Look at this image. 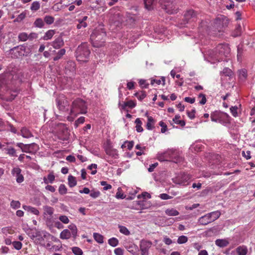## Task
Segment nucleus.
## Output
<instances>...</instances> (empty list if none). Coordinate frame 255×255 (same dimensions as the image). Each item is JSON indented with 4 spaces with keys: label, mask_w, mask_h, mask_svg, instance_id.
I'll use <instances>...</instances> for the list:
<instances>
[{
    "label": "nucleus",
    "mask_w": 255,
    "mask_h": 255,
    "mask_svg": "<svg viewBox=\"0 0 255 255\" xmlns=\"http://www.w3.org/2000/svg\"><path fill=\"white\" fill-rule=\"evenodd\" d=\"M106 37L105 29L99 26L94 30L91 35L90 39L94 47H99L104 45Z\"/></svg>",
    "instance_id": "nucleus-1"
},
{
    "label": "nucleus",
    "mask_w": 255,
    "mask_h": 255,
    "mask_svg": "<svg viewBox=\"0 0 255 255\" xmlns=\"http://www.w3.org/2000/svg\"><path fill=\"white\" fill-rule=\"evenodd\" d=\"M86 113L87 106L85 101L77 98L72 102L70 113L71 116H77L79 114H84Z\"/></svg>",
    "instance_id": "nucleus-2"
},
{
    "label": "nucleus",
    "mask_w": 255,
    "mask_h": 255,
    "mask_svg": "<svg viewBox=\"0 0 255 255\" xmlns=\"http://www.w3.org/2000/svg\"><path fill=\"white\" fill-rule=\"evenodd\" d=\"M75 53L78 61L83 62H87L90 54V51L87 43H83L78 46Z\"/></svg>",
    "instance_id": "nucleus-3"
},
{
    "label": "nucleus",
    "mask_w": 255,
    "mask_h": 255,
    "mask_svg": "<svg viewBox=\"0 0 255 255\" xmlns=\"http://www.w3.org/2000/svg\"><path fill=\"white\" fill-rule=\"evenodd\" d=\"M11 57L18 58L22 56H27L30 54V49L25 44L15 46L8 51Z\"/></svg>",
    "instance_id": "nucleus-4"
},
{
    "label": "nucleus",
    "mask_w": 255,
    "mask_h": 255,
    "mask_svg": "<svg viewBox=\"0 0 255 255\" xmlns=\"http://www.w3.org/2000/svg\"><path fill=\"white\" fill-rule=\"evenodd\" d=\"M221 213L219 211L207 213L199 218L198 223L200 225H207L218 219Z\"/></svg>",
    "instance_id": "nucleus-5"
},
{
    "label": "nucleus",
    "mask_w": 255,
    "mask_h": 255,
    "mask_svg": "<svg viewBox=\"0 0 255 255\" xmlns=\"http://www.w3.org/2000/svg\"><path fill=\"white\" fill-rule=\"evenodd\" d=\"M210 117L212 122L220 123L224 126L230 123V117L226 113L215 111L211 114Z\"/></svg>",
    "instance_id": "nucleus-6"
},
{
    "label": "nucleus",
    "mask_w": 255,
    "mask_h": 255,
    "mask_svg": "<svg viewBox=\"0 0 255 255\" xmlns=\"http://www.w3.org/2000/svg\"><path fill=\"white\" fill-rule=\"evenodd\" d=\"M162 8L169 14L177 13L178 7L176 0H159Z\"/></svg>",
    "instance_id": "nucleus-7"
},
{
    "label": "nucleus",
    "mask_w": 255,
    "mask_h": 255,
    "mask_svg": "<svg viewBox=\"0 0 255 255\" xmlns=\"http://www.w3.org/2000/svg\"><path fill=\"white\" fill-rule=\"evenodd\" d=\"M191 177L189 174L185 173H181L172 179L173 182L181 186H187L189 184V181Z\"/></svg>",
    "instance_id": "nucleus-8"
},
{
    "label": "nucleus",
    "mask_w": 255,
    "mask_h": 255,
    "mask_svg": "<svg viewBox=\"0 0 255 255\" xmlns=\"http://www.w3.org/2000/svg\"><path fill=\"white\" fill-rule=\"evenodd\" d=\"M152 245V243L151 241L145 240H141L139 245L141 255H149V250Z\"/></svg>",
    "instance_id": "nucleus-9"
},
{
    "label": "nucleus",
    "mask_w": 255,
    "mask_h": 255,
    "mask_svg": "<svg viewBox=\"0 0 255 255\" xmlns=\"http://www.w3.org/2000/svg\"><path fill=\"white\" fill-rule=\"evenodd\" d=\"M173 154V149H168L164 152L158 153V154H157V158L159 161H170L171 157H172V155Z\"/></svg>",
    "instance_id": "nucleus-10"
},
{
    "label": "nucleus",
    "mask_w": 255,
    "mask_h": 255,
    "mask_svg": "<svg viewBox=\"0 0 255 255\" xmlns=\"http://www.w3.org/2000/svg\"><path fill=\"white\" fill-rule=\"evenodd\" d=\"M216 51L220 55L227 57L230 52V48L228 44H220L216 47Z\"/></svg>",
    "instance_id": "nucleus-11"
},
{
    "label": "nucleus",
    "mask_w": 255,
    "mask_h": 255,
    "mask_svg": "<svg viewBox=\"0 0 255 255\" xmlns=\"http://www.w3.org/2000/svg\"><path fill=\"white\" fill-rule=\"evenodd\" d=\"M21 169L18 167H14L11 170V174L16 177V181L18 183H21L24 181V177L21 174Z\"/></svg>",
    "instance_id": "nucleus-12"
},
{
    "label": "nucleus",
    "mask_w": 255,
    "mask_h": 255,
    "mask_svg": "<svg viewBox=\"0 0 255 255\" xmlns=\"http://www.w3.org/2000/svg\"><path fill=\"white\" fill-rule=\"evenodd\" d=\"M214 23V26L217 28L219 31H220L224 26L227 25L228 20L225 17L222 18L219 17L215 20Z\"/></svg>",
    "instance_id": "nucleus-13"
},
{
    "label": "nucleus",
    "mask_w": 255,
    "mask_h": 255,
    "mask_svg": "<svg viewBox=\"0 0 255 255\" xmlns=\"http://www.w3.org/2000/svg\"><path fill=\"white\" fill-rule=\"evenodd\" d=\"M184 19L187 23L196 20V15L193 10H187L184 15Z\"/></svg>",
    "instance_id": "nucleus-14"
},
{
    "label": "nucleus",
    "mask_w": 255,
    "mask_h": 255,
    "mask_svg": "<svg viewBox=\"0 0 255 255\" xmlns=\"http://www.w3.org/2000/svg\"><path fill=\"white\" fill-rule=\"evenodd\" d=\"M57 106L60 111L65 112L68 111L69 103L66 100L56 99Z\"/></svg>",
    "instance_id": "nucleus-15"
},
{
    "label": "nucleus",
    "mask_w": 255,
    "mask_h": 255,
    "mask_svg": "<svg viewBox=\"0 0 255 255\" xmlns=\"http://www.w3.org/2000/svg\"><path fill=\"white\" fill-rule=\"evenodd\" d=\"M64 42L61 36H58L50 44L55 49H59L64 45Z\"/></svg>",
    "instance_id": "nucleus-16"
},
{
    "label": "nucleus",
    "mask_w": 255,
    "mask_h": 255,
    "mask_svg": "<svg viewBox=\"0 0 255 255\" xmlns=\"http://www.w3.org/2000/svg\"><path fill=\"white\" fill-rule=\"evenodd\" d=\"M44 232H42L41 233H38L36 236L35 243L41 246H45L44 239L47 240V237H44Z\"/></svg>",
    "instance_id": "nucleus-17"
},
{
    "label": "nucleus",
    "mask_w": 255,
    "mask_h": 255,
    "mask_svg": "<svg viewBox=\"0 0 255 255\" xmlns=\"http://www.w3.org/2000/svg\"><path fill=\"white\" fill-rule=\"evenodd\" d=\"M105 152L106 154L114 158H118L119 154L118 151L116 149L113 148L111 147H107L105 148Z\"/></svg>",
    "instance_id": "nucleus-18"
},
{
    "label": "nucleus",
    "mask_w": 255,
    "mask_h": 255,
    "mask_svg": "<svg viewBox=\"0 0 255 255\" xmlns=\"http://www.w3.org/2000/svg\"><path fill=\"white\" fill-rule=\"evenodd\" d=\"M43 208L44 210V215L49 216V217L47 218V220H51L54 213V208L47 205L43 206Z\"/></svg>",
    "instance_id": "nucleus-19"
},
{
    "label": "nucleus",
    "mask_w": 255,
    "mask_h": 255,
    "mask_svg": "<svg viewBox=\"0 0 255 255\" xmlns=\"http://www.w3.org/2000/svg\"><path fill=\"white\" fill-rule=\"evenodd\" d=\"M37 145L35 143L25 144L22 149V152L26 153H31L34 150H36Z\"/></svg>",
    "instance_id": "nucleus-20"
},
{
    "label": "nucleus",
    "mask_w": 255,
    "mask_h": 255,
    "mask_svg": "<svg viewBox=\"0 0 255 255\" xmlns=\"http://www.w3.org/2000/svg\"><path fill=\"white\" fill-rule=\"evenodd\" d=\"M114 23L117 26H120L124 22V17L122 15L118 13L114 15Z\"/></svg>",
    "instance_id": "nucleus-21"
},
{
    "label": "nucleus",
    "mask_w": 255,
    "mask_h": 255,
    "mask_svg": "<svg viewBox=\"0 0 255 255\" xmlns=\"http://www.w3.org/2000/svg\"><path fill=\"white\" fill-rule=\"evenodd\" d=\"M172 157H171L170 161L174 162L175 163H180L183 160V158L181 156L178 152L173 149V154L172 155Z\"/></svg>",
    "instance_id": "nucleus-22"
},
{
    "label": "nucleus",
    "mask_w": 255,
    "mask_h": 255,
    "mask_svg": "<svg viewBox=\"0 0 255 255\" xmlns=\"http://www.w3.org/2000/svg\"><path fill=\"white\" fill-rule=\"evenodd\" d=\"M147 115V113L145 114V116H147V122L146 125V128L148 130H152L154 128L155 121L152 117L148 116Z\"/></svg>",
    "instance_id": "nucleus-23"
},
{
    "label": "nucleus",
    "mask_w": 255,
    "mask_h": 255,
    "mask_svg": "<svg viewBox=\"0 0 255 255\" xmlns=\"http://www.w3.org/2000/svg\"><path fill=\"white\" fill-rule=\"evenodd\" d=\"M71 236H72V234L68 229H64L60 234V238L63 240L69 239Z\"/></svg>",
    "instance_id": "nucleus-24"
},
{
    "label": "nucleus",
    "mask_w": 255,
    "mask_h": 255,
    "mask_svg": "<svg viewBox=\"0 0 255 255\" xmlns=\"http://www.w3.org/2000/svg\"><path fill=\"white\" fill-rule=\"evenodd\" d=\"M22 208L24 210L29 212L34 215H38L39 214L38 210L35 207H33L30 206L23 205Z\"/></svg>",
    "instance_id": "nucleus-25"
},
{
    "label": "nucleus",
    "mask_w": 255,
    "mask_h": 255,
    "mask_svg": "<svg viewBox=\"0 0 255 255\" xmlns=\"http://www.w3.org/2000/svg\"><path fill=\"white\" fill-rule=\"evenodd\" d=\"M236 253L238 255H246L248 253V248L245 246H240L236 248Z\"/></svg>",
    "instance_id": "nucleus-26"
},
{
    "label": "nucleus",
    "mask_w": 255,
    "mask_h": 255,
    "mask_svg": "<svg viewBox=\"0 0 255 255\" xmlns=\"http://www.w3.org/2000/svg\"><path fill=\"white\" fill-rule=\"evenodd\" d=\"M135 21V16L132 14H128L127 15L126 23L125 24H128L130 25H132L134 23Z\"/></svg>",
    "instance_id": "nucleus-27"
},
{
    "label": "nucleus",
    "mask_w": 255,
    "mask_h": 255,
    "mask_svg": "<svg viewBox=\"0 0 255 255\" xmlns=\"http://www.w3.org/2000/svg\"><path fill=\"white\" fill-rule=\"evenodd\" d=\"M21 135L24 138H29L33 136L32 133L26 128L23 127L21 129Z\"/></svg>",
    "instance_id": "nucleus-28"
},
{
    "label": "nucleus",
    "mask_w": 255,
    "mask_h": 255,
    "mask_svg": "<svg viewBox=\"0 0 255 255\" xmlns=\"http://www.w3.org/2000/svg\"><path fill=\"white\" fill-rule=\"evenodd\" d=\"M55 33V31L53 29H50L46 32L42 39L44 40H48L51 39Z\"/></svg>",
    "instance_id": "nucleus-29"
},
{
    "label": "nucleus",
    "mask_w": 255,
    "mask_h": 255,
    "mask_svg": "<svg viewBox=\"0 0 255 255\" xmlns=\"http://www.w3.org/2000/svg\"><path fill=\"white\" fill-rule=\"evenodd\" d=\"M68 230L71 231L72 237L74 239H76L77 236V228L75 224H72L68 226Z\"/></svg>",
    "instance_id": "nucleus-30"
},
{
    "label": "nucleus",
    "mask_w": 255,
    "mask_h": 255,
    "mask_svg": "<svg viewBox=\"0 0 255 255\" xmlns=\"http://www.w3.org/2000/svg\"><path fill=\"white\" fill-rule=\"evenodd\" d=\"M244 49L243 45V44L239 45L237 47V52H238L237 58H238V61L242 60V56L244 54Z\"/></svg>",
    "instance_id": "nucleus-31"
},
{
    "label": "nucleus",
    "mask_w": 255,
    "mask_h": 255,
    "mask_svg": "<svg viewBox=\"0 0 255 255\" xmlns=\"http://www.w3.org/2000/svg\"><path fill=\"white\" fill-rule=\"evenodd\" d=\"M165 212L167 215L169 216H176L179 214V212L174 208L167 209Z\"/></svg>",
    "instance_id": "nucleus-32"
},
{
    "label": "nucleus",
    "mask_w": 255,
    "mask_h": 255,
    "mask_svg": "<svg viewBox=\"0 0 255 255\" xmlns=\"http://www.w3.org/2000/svg\"><path fill=\"white\" fill-rule=\"evenodd\" d=\"M215 244L217 246L223 248L227 246L229 242L224 239H217L215 241Z\"/></svg>",
    "instance_id": "nucleus-33"
},
{
    "label": "nucleus",
    "mask_w": 255,
    "mask_h": 255,
    "mask_svg": "<svg viewBox=\"0 0 255 255\" xmlns=\"http://www.w3.org/2000/svg\"><path fill=\"white\" fill-rule=\"evenodd\" d=\"M33 25L35 27L37 28H43L44 26V20L41 18H37L35 19L33 23Z\"/></svg>",
    "instance_id": "nucleus-34"
},
{
    "label": "nucleus",
    "mask_w": 255,
    "mask_h": 255,
    "mask_svg": "<svg viewBox=\"0 0 255 255\" xmlns=\"http://www.w3.org/2000/svg\"><path fill=\"white\" fill-rule=\"evenodd\" d=\"M68 185L70 187H73L77 185V181L75 177L69 175L68 178Z\"/></svg>",
    "instance_id": "nucleus-35"
},
{
    "label": "nucleus",
    "mask_w": 255,
    "mask_h": 255,
    "mask_svg": "<svg viewBox=\"0 0 255 255\" xmlns=\"http://www.w3.org/2000/svg\"><path fill=\"white\" fill-rule=\"evenodd\" d=\"M93 237L98 243L103 244L104 243V237L102 235L97 233H94L93 234Z\"/></svg>",
    "instance_id": "nucleus-36"
},
{
    "label": "nucleus",
    "mask_w": 255,
    "mask_h": 255,
    "mask_svg": "<svg viewBox=\"0 0 255 255\" xmlns=\"http://www.w3.org/2000/svg\"><path fill=\"white\" fill-rule=\"evenodd\" d=\"M135 123L136 124V130L138 132H141L143 131V128L141 127L142 122L139 118H137L135 121Z\"/></svg>",
    "instance_id": "nucleus-37"
},
{
    "label": "nucleus",
    "mask_w": 255,
    "mask_h": 255,
    "mask_svg": "<svg viewBox=\"0 0 255 255\" xmlns=\"http://www.w3.org/2000/svg\"><path fill=\"white\" fill-rule=\"evenodd\" d=\"M5 151H6V154L9 155L12 157L17 156L16 154V150L12 147H7L5 148Z\"/></svg>",
    "instance_id": "nucleus-38"
},
{
    "label": "nucleus",
    "mask_w": 255,
    "mask_h": 255,
    "mask_svg": "<svg viewBox=\"0 0 255 255\" xmlns=\"http://www.w3.org/2000/svg\"><path fill=\"white\" fill-rule=\"evenodd\" d=\"M54 180H55V176L54 175V174L53 173H49L47 175V178H46L45 177H44L43 178L44 182L45 184H48L49 183H52L53 182V181H54Z\"/></svg>",
    "instance_id": "nucleus-39"
},
{
    "label": "nucleus",
    "mask_w": 255,
    "mask_h": 255,
    "mask_svg": "<svg viewBox=\"0 0 255 255\" xmlns=\"http://www.w3.org/2000/svg\"><path fill=\"white\" fill-rule=\"evenodd\" d=\"M180 116L179 115H176L175 117L173 119V121L176 124L179 125L182 127H184L185 125V122L183 120H179Z\"/></svg>",
    "instance_id": "nucleus-40"
},
{
    "label": "nucleus",
    "mask_w": 255,
    "mask_h": 255,
    "mask_svg": "<svg viewBox=\"0 0 255 255\" xmlns=\"http://www.w3.org/2000/svg\"><path fill=\"white\" fill-rule=\"evenodd\" d=\"M44 237H47V240H51L56 243H60V241L58 238L46 232H44Z\"/></svg>",
    "instance_id": "nucleus-41"
},
{
    "label": "nucleus",
    "mask_w": 255,
    "mask_h": 255,
    "mask_svg": "<svg viewBox=\"0 0 255 255\" xmlns=\"http://www.w3.org/2000/svg\"><path fill=\"white\" fill-rule=\"evenodd\" d=\"M154 1L155 0H144L145 8L148 10L152 9Z\"/></svg>",
    "instance_id": "nucleus-42"
},
{
    "label": "nucleus",
    "mask_w": 255,
    "mask_h": 255,
    "mask_svg": "<svg viewBox=\"0 0 255 255\" xmlns=\"http://www.w3.org/2000/svg\"><path fill=\"white\" fill-rule=\"evenodd\" d=\"M40 6V4L39 1H33L31 5L30 10L32 11H36L39 9Z\"/></svg>",
    "instance_id": "nucleus-43"
},
{
    "label": "nucleus",
    "mask_w": 255,
    "mask_h": 255,
    "mask_svg": "<svg viewBox=\"0 0 255 255\" xmlns=\"http://www.w3.org/2000/svg\"><path fill=\"white\" fill-rule=\"evenodd\" d=\"M18 39L20 41H26L28 39V34L26 32H21L18 34Z\"/></svg>",
    "instance_id": "nucleus-44"
},
{
    "label": "nucleus",
    "mask_w": 255,
    "mask_h": 255,
    "mask_svg": "<svg viewBox=\"0 0 255 255\" xmlns=\"http://www.w3.org/2000/svg\"><path fill=\"white\" fill-rule=\"evenodd\" d=\"M66 52V50L65 49H61L58 51L57 55L53 58L54 61H57L60 59L65 54Z\"/></svg>",
    "instance_id": "nucleus-45"
},
{
    "label": "nucleus",
    "mask_w": 255,
    "mask_h": 255,
    "mask_svg": "<svg viewBox=\"0 0 255 255\" xmlns=\"http://www.w3.org/2000/svg\"><path fill=\"white\" fill-rule=\"evenodd\" d=\"M242 33L241 26L240 24H238L232 33V36L237 37L240 36Z\"/></svg>",
    "instance_id": "nucleus-46"
},
{
    "label": "nucleus",
    "mask_w": 255,
    "mask_h": 255,
    "mask_svg": "<svg viewBox=\"0 0 255 255\" xmlns=\"http://www.w3.org/2000/svg\"><path fill=\"white\" fill-rule=\"evenodd\" d=\"M44 22H45L47 24L50 25L54 21V17L50 15H46L44 17Z\"/></svg>",
    "instance_id": "nucleus-47"
},
{
    "label": "nucleus",
    "mask_w": 255,
    "mask_h": 255,
    "mask_svg": "<svg viewBox=\"0 0 255 255\" xmlns=\"http://www.w3.org/2000/svg\"><path fill=\"white\" fill-rule=\"evenodd\" d=\"M108 243L110 246L115 247L118 245L119 240L117 238L113 237L108 240Z\"/></svg>",
    "instance_id": "nucleus-48"
},
{
    "label": "nucleus",
    "mask_w": 255,
    "mask_h": 255,
    "mask_svg": "<svg viewBox=\"0 0 255 255\" xmlns=\"http://www.w3.org/2000/svg\"><path fill=\"white\" fill-rule=\"evenodd\" d=\"M119 228L120 229V232L121 233H122L125 235H127V236L129 235L130 234V232L128 229V228L127 227H126L125 226L119 225Z\"/></svg>",
    "instance_id": "nucleus-49"
},
{
    "label": "nucleus",
    "mask_w": 255,
    "mask_h": 255,
    "mask_svg": "<svg viewBox=\"0 0 255 255\" xmlns=\"http://www.w3.org/2000/svg\"><path fill=\"white\" fill-rule=\"evenodd\" d=\"M73 253L75 255H82L83 252L79 247H74L72 248Z\"/></svg>",
    "instance_id": "nucleus-50"
},
{
    "label": "nucleus",
    "mask_w": 255,
    "mask_h": 255,
    "mask_svg": "<svg viewBox=\"0 0 255 255\" xmlns=\"http://www.w3.org/2000/svg\"><path fill=\"white\" fill-rule=\"evenodd\" d=\"M58 191L60 194L64 195L66 194L67 189L65 185L62 184L59 187Z\"/></svg>",
    "instance_id": "nucleus-51"
},
{
    "label": "nucleus",
    "mask_w": 255,
    "mask_h": 255,
    "mask_svg": "<svg viewBox=\"0 0 255 255\" xmlns=\"http://www.w3.org/2000/svg\"><path fill=\"white\" fill-rule=\"evenodd\" d=\"M188 241V238L185 236H179L177 239V242L179 244L186 243Z\"/></svg>",
    "instance_id": "nucleus-52"
},
{
    "label": "nucleus",
    "mask_w": 255,
    "mask_h": 255,
    "mask_svg": "<svg viewBox=\"0 0 255 255\" xmlns=\"http://www.w3.org/2000/svg\"><path fill=\"white\" fill-rule=\"evenodd\" d=\"M77 21L79 22L76 25V27L77 29H79L82 28H85L87 26V24L86 22L82 21V20H81L79 19H77Z\"/></svg>",
    "instance_id": "nucleus-53"
},
{
    "label": "nucleus",
    "mask_w": 255,
    "mask_h": 255,
    "mask_svg": "<svg viewBox=\"0 0 255 255\" xmlns=\"http://www.w3.org/2000/svg\"><path fill=\"white\" fill-rule=\"evenodd\" d=\"M10 206L13 209H18L20 207V203L18 201L12 200L10 202Z\"/></svg>",
    "instance_id": "nucleus-54"
},
{
    "label": "nucleus",
    "mask_w": 255,
    "mask_h": 255,
    "mask_svg": "<svg viewBox=\"0 0 255 255\" xmlns=\"http://www.w3.org/2000/svg\"><path fill=\"white\" fill-rule=\"evenodd\" d=\"M201 98V100L199 101V104L202 105L205 104L207 102V99H206L205 95H204L202 93H200L198 95V98Z\"/></svg>",
    "instance_id": "nucleus-55"
},
{
    "label": "nucleus",
    "mask_w": 255,
    "mask_h": 255,
    "mask_svg": "<svg viewBox=\"0 0 255 255\" xmlns=\"http://www.w3.org/2000/svg\"><path fill=\"white\" fill-rule=\"evenodd\" d=\"M12 245L15 249L19 250L21 249L22 245L20 242L14 241L12 242Z\"/></svg>",
    "instance_id": "nucleus-56"
},
{
    "label": "nucleus",
    "mask_w": 255,
    "mask_h": 255,
    "mask_svg": "<svg viewBox=\"0 0 255 255\" xmlns=\"http://www.w3.org/2000/svg\"><path fill=\"white\" fill-rule=\"evenodd\" d=\"M223 74L226 76H231L232 74V71L229 68H225L222 71Z\"/></svg>",
    "instance_id": "nucleus-57"
},
{
    "label": "nucleus",
    "mask_w": 255,
    "mask_h": 255,
    "mask_svg": "<svg viewBox=\"0 0 255 255\" xmlns=\"http://www.w3.org/2000/svg\"><path fill=\"white\" fill-rule=\"evenodd\" d=\"M84 122L85 118L84 117H81L75 122L74 126L76 128H77L79 124H83Z\"/></svg>",
    "instance_id": "nucleus-58"
},
{
    "label": "nucleus",
    "mask_w": 255,
    "mask_h": 255,
    "mask_svg": "<svg viewBox=\"0 0 255 255\" xmlns=\"http://www.w3.org/2000/svg\"><path fill=\"white\" fill-rule=\"evenodd\" d=\"M101 185L103 186V189L104 190H107L111 189L112 188V185L110 184H108L106 181H102L100 182Z\"/></svg>",
    "instance_id": "nucleus-59"
},
{
    "label": "nucleus",
    "mask_w": 255,
    "mask_h": 255,
    "mask_svg": "<svg viewBox=\"0 0 255 255\" xmlns=\"http://www.w3.org/2000/svg\"><path fill=\"white\" fill-rule=\"evenodd\" d=\"M59 220L64 224H68L69 222V219L65 215L60 216L59 218Z\"/></svg>",
    "instance_id": "nucleus-60"
},
{
    "label": "nucleus",
    "mask_w": 255,
    "mask_h": 255,
    "mask_svg": "<svg viewBox=\"0 0 255 255\" xmlns=\"http://www.w3.org/2000/svg\"><path fill=\"white\" fill-rule=\"evenodd\" d=\"M90 195L93 198H97L100 195V192L99 191L92 190L90 192Z\"/></svg>",
    "instance_id": "nucleus-61"
},
{
    "label": "nucleus",
    "mask_w": 255,
    "mask_h": 255,
    "mask_svg": "<svg viewBox=\"0 0 255 255\" xmlns=\"http://www.w3.org/2000/svg\"><path fill=\"white\" fill-rule=\"evenodd\" d=\"M237 110L238 107L237 106L231 107L230 108L231 113L234 117H237L238 116Z\"/></svg>",
    "instance_id": "nucleus-62"
},
{
    "label": "nucleus",
    "mask_w": 255,
    "mask_h": 255,
    "mask_svg": "<svg viewBox=\"0 0 255 255\" xmlns=\"http://www.w3.org/2000/svg\"><path fill=\"white\" fill-rule=\"evenodd\" d=\"M159 125L161 127V132L164 133L167 129L166 124L163 121H160L159 123Z\"/></svg>",
    "instance_id": "nucleus-63"
},
{
    "label": "nucleus",
    "mask_w": 255,
    "mask_h": 255,
    "mask_svg": "<svg viewBox=\"0 0 255 255\" xmlns=\"http://www.w3.org/2000/svg\"><path fill=\"white\" fill-rule=\"evenodd\" d=\"M97 165L96 164H91L88 166V169L90 170H92L93 169H95L94 170L92 171L91 174L92 175H94L97 173Z\"/></svg>",
    "instance_id": "nucleus-64"
}]
</instances>
